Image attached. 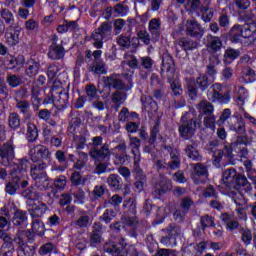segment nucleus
<instances>
[{
	"label": "nucleus",
	"instance_id": "obj_63",
	"mask_svg": "<svg viewBox=\"0 0 256 256\" xmlns=\"http://www.w3.org/2000/svg\"><path fill=\"white\" fill-rule=\"evenodd\" d=\"M201 2L199 0H188L186 3V11H197Z\"/></svg>",
	"mask_w": 256,
	"mask_h": 256
},
{
	"label": "nucleus",
	"instance_id": "obj_3",
	"mask_svg": "<svg viewBox=\"0 0 256 256\" xmlns=\"http://www.w3.org/2000/svg\"><path fill=\"white\" fill-rule=\"evenodd\" d=\"M106 253H112L113 256H139L137 248L134 245H131L127 249V243L122 239L119 244H106L104 247Z\"/></svg>",
	"mask_w": 256,
	"mask_h": 256
},
{
	"label": "nucleus",
	"instance_id": "obj_32",
	"mask_svg": "<svg viewBox=\"0 0 256 256\" xmlns=\"http://www.w3.org/2000/svg\"><path fill=\"white\" fill-rule=\"evenodd\" d=\"M206 6L200 7V13H202V19L205 21V23H209L211 19H213V10L209 8V1H205Z\"/></svg>",
	"mask_w": 256,
	"mask_h": 256
},
{
	"label": "nucleus",
	"instance_id": "obj_40",
	"mask_svg": "<svg viewBox=\"0 0 256 256\" xmlns=\"http://www.w3.org/2000/svg\"><path fill=\"white\" fill-rule=\"evenodd\" d=\"M38 136L39 134L37 132V126H35V124L33 123H28L26 133L28 141H35V139H37Z\"/></svg>",
	"mask_w": 256,
	"mask_h": 256
},
{
	"label": "nucleus",
	"instance_id": "obj_20",
	"mask_svg": "<svg viewBox=\"0 0 256 256\" xmlns=\"http://www.w3.org/2000/svg\"><path fill=\"white\" fill-rule=\"evenodd\" d=\"M47 168V164L45 163H40L38 165H33L30 170V175L34 181H39L41 177H45L47 173H45L43 170Z\"/></svg>",
	"mask_w": 256,
	"mask_h": 256
},
{
	"label": "nucleus",
	"instance_id": "obj_21",
	"mask_svg": "<svg viewBox=\"0 0 256 256\" xmlns=\"http://www.w3.org/2000/svg\"><path fill=\"white\" fill-rule=\"evenodd\" d=\"M103 241V237L101 236V226L95 223L93 226V231L90 235V245L91 247H97L99 243Z\"/></svg>",
	"mask_w": 256,
	"mask_h": 256
},
{
	"label": "nucleus",
	"instance_id": "obj_27",
	"mask_svg": "<svg viewBox=\"0 0 256 256\" xmlns=\"http://www.w3.org/2000/svg\"><path fill=\"white\" fill-rule=\"evenodd\" d=\"M104 83L107 87H114L115 89L123 88V82L117 74H113L112 76L104 78Z\"/></svg>",
	"mask_w": 256,
	"mask_h": 256
},
{
	"label": "nucleus",
	"instance_id": "obj_38",
	"mask_svg": "<svg viewBox=\"0 0 256 256\" xmlns=\"http://www.w3.org/2000/svg\"><path fill=\"white\" fill-rule=\"evenodd\" d=\"M8 125L10 129H19L21 127V119L16 113H11L8 117Z\"/></svg>",
	"mask_w": 256,
	"mask_h": 256
},
{
	"label": "nucleus",
	"instance_id": "obj_35",
	"mask_svg": "<svg viewBox=\"0 0 256 256\" xmlns=\"http://www.w3.org/2000/svg\"><path fill=\"white\" fill-rule=\"evenodd\" d=\"M243 165L247 171L249 179H251L256 186V171L253 169V162H251V160H245Z\"/></svg>",
	"mask_w": 256,
	"mask_h": 256
},
{
	"label": "nucleus",
	"instance_id": "obj_61",
	"mask_svg": "<svg viewBox=\"0 0 256 256\" xmlns=\"http://www.w3.org/2000/svg\"><path fill=\"white\" fill-rule=\"evenodd\" d=\"M80 157L82 158V160H78L75 164H74V169H78L81 170L83 169V167H85L86 163H87V153L82 152L80 153Z\"/></svg>",
	"mask_w": 256,
	"mask_h": 256
},
{
	"label": "nucleus",
	"instance_id": "obj_30",
	"mask_svg": "<svg viewBox=\"0 0 256 256\" xmlns=\"http://www.w3.org/2000/svg\"><path fill=\"white\" fill-rule=\"evenodd\" d=\"M14 225H22V227L27 226V214L21 210H16L12 220Z\"/></svg>",
	"mask_w": 256,
	"mask_h": 256
},
{
	"label": "nucleus",
	"instance_id": "obj_13",
	"mask_svg": "<svg viewBox=\"0 0 256 256\" xmlns=\"http://www.w3.org/2000/svg\"><path fill=\"white\" fill-rule=\"evenodd\" d=\"M21 35V27L15 26L7 29L5 34L6 43L11 47L19 43V36Z\"/></svg>",
	"mask_w": 256,
	"mask_h": 256
},
{
	"label": "nucleus",
	"instance_id": "obj_26",
	"mask_svg": "<svg viewBox=\"0 0 256 256\" xmlns=\"http://www.w3.org/2000/svg\"><path fill=\"white\" fill-rule=\"evenodd\" d=\"M171 189V180L167 178H162L161 181L156 184V189L154 191V195H163V193L169 191Z\"/></svg>",
	"mask_w": 256,
	"mask_h": 256
},
{
	"label": "nucleus",
	"instance_id": "obj_50",
	"mask_svg": "<svg viewBox=\"0 0 256 256\" xmlns=\"http://www.w3.org/2000/svg\"><path fill=\"white\" fill-rule=\"evenodd\" d=\"M91 216L89 214H82L76 221L77 227H88L91 223Z\"/></svg>",
	"mask_w": 256,
	"mask_h": 256
},
{
	"label": "nucleus",
	"instance_id": "obj_7",
	"mask_svg": "<svg viewBox=\"0 0 256 256\" xmlns=\"http://www.w3.org/2000/svg\"><path fill=\"white\" fill-rule=\"evenodd\" d=\"M221 91H223V86L219 83H216L212 87H210L207 92V97L209 101H212V103H229V101H231V96L229 95V92L222 94Z\"/></svg>",
	"mask_w": 256,
	"mask_h": 256
},
{
	"label": "nucleus",
	"instance_id": "obj_23",
	"mask_svg": "<svg viewBox=\"0 0 256 256\" xmlns=\"http://www.w3.org/2000/svg\"><path fill=\"white\" fill-rule=\"evenodd\" d=\"M4 244L2 245L1 248V254L2 256H12L13 255V238L8 236L7 234L3 238Z\"/></svg>",
	"mask_w": 256,
	"mask_h": 256
},
{
	"label": "nucleus",
	"instance_id": "obj_31",
	"mask_svg": "<svg viewBox=\"0 0 256 256\" xmlns=\"http://www.w3.org/2000/svg\"><path fill=\"white\" fill-rule=\"evenodd\" d=\"M230 37L235 43L241 41V37H243V27L239 24H235L230 31Z\"/></svg>",
	"mask_w": 256,
	"mask_h": 256
},
{
	"label": "nucleus",
	"instance_id": "obj_1",
	"mask_svg": "<svg viewBox=\"0 0 256 256\" xmlns=\"http://www.w3.org/2000/svg\"><path fill=\"white\" fill-rule=\"evenodd\" d=\"M27 160H17L15 167L11 172L12 179L6 184L5 191L8 195H15L19 187H21V178L25 175L28 168Z\"/></svg>",
	"mask_w": 256,
	"mask_h": 256
},
{
	"label": "nucleus",
	"instance_id": "obj_12",
	"mask_svg": "<svg viewBox=\"0 0 256 256\" xmlns=\"http://www.w3.org/2000/svg\"><path fill=\"white\" fill-rule=\"evenodd\" d=\"M127 145L125 143L119 144L115 148L112 149V155L115 157L116 165H124L125 161H127Z\"/></svg>",
	"mask_w": 256,
	"mask_h": 256
},
{
	"label": "nucleus",
	"instance_id": "obj_2",
	"mask_svg": "<svg viewBox=\"0 0 256 256\" xmlns=\"http://www.w3.org/2000/svg\"><path fill=\"white\" fill-rule=\"evenodd\" d=\"M162 71H166L168 77V83L174 93V95H181V83L179 82V76L175 73V62L173 57L166 54L162 58Z\"/></svg>",
	"mask_w": 256,
	"mask_h": 256
},
{
	"label": "nucleus",
	"instance_id": "obj_64",
	"mask_svg": "<svg viewBox=\"0 0 256 256\" xmlns=\"http://www.w3.org/2000/svg\"><path fill=\"white\" fill-rule=\"evenodd\" d=\"M86 95L88 99H97V88L93 85L86 86Z\"/></svg>",
	"mask_w": 256,
	"mask_h": 256
},
{
	"label": "nucleus",
	"instance_id": "obj_33",
	"mask_svg": "<svg viewBox=\"0 0 256 256\" xmlns=\"http://www.w3.org/2000/svg\"><path fill=\"white\" fill-rule=\"evenodd\" d=\"M242 78L246 83H253L254 81H256L255 70L249 67L244 68L242 71Z\"/></svg>",
	"mask_w": 256,
	"mask_h": 256
},
{
	"label": "nucleus",
	"instance_id": "obj_15",
	"mask_svg": "<svg viewBox=\"0 0 256 256\" xmlns=\"http://www.w3.org/2000/svg\"><path fill=\"white\" fill-rule=\"evenodd\" d=\"M111 151H109V145L104 144L101 149L94 147L90 151V157L96 159V161H103V159H109Z\"/></svg>",
	"mask_w": 256,
	"mask_h": 256
},
{
	"label": "nucleus",
	"instance_id": "obj_57",
	"mask_svg": "<svg viewBox=\"0 0 256 256\" xmlns=\"http://www.w3.org/2000/svg\"><path fill=\"white\" fill-rule=\"evenodd\" d=\"M125 99H127V96H125L123 94V92H115L113 95H112V102H114L117 106V109L118 107L121 105V103H123V101H125Z\"/></svg>",
	"mask_w": 256,
	"mask_h": 256
},
{
	"label": "nucleus",
	"instance_id": "obj_45",
	"mask_svg": "<svg viewBox=\"0 0 256 256\" xmlns=\"http://www.w3.org/2000/svg\"><path fill=\"white\" fill-rule=\"evenodd\" d=\"M178 45H180V47H183L185 51H191V49H195L196 47V44L189 38H181L178 41Z\"/></svg>",
	"mask_w": 256,
	"mask_h": 256
},
{
	"label": "nucleus",
	"instance_id": "obj_44",
	"mask_svg": "<svg viewBox=\"0 0 256 256\" xmlns=\"http://www.w3.org/2000/svg\"><path fill=\"white\" fill-rule=\"evenodd\" d=\"M170 152L171 162L169 163L170 169H178L180 165L179 157L170 147H165Z\"/></svg>",
	"mask_w": 256,
	"mask_h": 256
},
{
	"label": "nucleus",
	"instance_id": "obj_47",
	"mask_svg": "<svg viewBox=\"0 0 256 256\" xmlns=\"http://www.w3.org/2000/svg\"><path fill=\"white\" fill-rule=\"evenodd\" d=\"M108 185L113 187V189L121 188V178L118 175L112 174L108 177Z\"/></svg>",
	"mask_w": 256,
	"mask_h": 256
},
{
	"label": "nucleus",
	"instance_id": "obj_39",
	"mask_svg": "<svg viewBox=\"0 0 256 256\" xmlns=\"http://www.w3.org/2000/svg\"><path fill=\"white\" fill-rule=\"evenodd\" d=\"M28 63H29V66L26 69V75H28V77H35V75L39 73V69L41 65L38 62H35L33 60L29 61Z\"/></svg>",
	"mask_w": 256,
	"mask_h": 256
},
{
	"label": "nucleus",
	"instance_id": "obj_62",
	"mask_svg": "<svg viewBox=\"0 0 256 256\" xmlns=\"http://www.w3.org/2000/svg\"><path fill=\"white\" fill-rule=\"evenodd\" d=\"M2 18L5 20L8 25H11L14 21L15 18L13 17V13L7 9H3L1 12Z\"/></svg>",
	"mask_w": 256,
	"mask_h": 256
},
{
	"label": "nucleus",
	"instance_id": "obj_34",
	"mask_svg": "<svg viewBox=\"0 0 256 256\" xmlns=\"http://www.w3.org/2000/svg\"><path fill=\"white\" fill-rule=\"evenodd\" d=\"M185 151L187 157H189V159H192V161H201V155L199 154V151H197V148H195L194 145H188Z\"/></svg>",
	"mask_w": 256,
	"mask_h": 256
},
{
	"label": "nucleus",
	"instance_id": "obj_52",
	"mask_svg": "<svg viewBox=\"0 0 256 256\" xmlns=\"http://www.w3.org/2000/svg\"><path fill=\"white\" fill-rule=\"evenodd\" d=\"M124 57L128 67H131V69H137V67H139V61L137 60V57L131 54H125Z\"/></svg>",
	"mask_w": 256,
	"mask_h": 256
},
{
	"label": "nucleus",
	"instance_id": "obj_11",
	"mask_svg": "<svg viewBox=\"0 0 256 256\" xmlns=\"http://www.w3.org/2000/svg\"><path fill=\"white\" fill-rule=\"evenodd\" d=\"M0 157L3 160L4 165H11V161L15 159V148L11 143H5L0 147Z\"/></svg>",
	"mask_w": 256,
	"mask_h": 256
},
{
	"label": "nucleus",
	"instance_id": "obj_58",
	"mask_svg": "<svg viewBox=\"0 0 256 256\" xmlns=\"http://www.w3.org/2000/svg\"><path fill=\"white\" fill-rule=\"evenodd\" d=\"M230 131H235L238 135H243V133H245V123L242 121L236 122L234 125L230 126Z\"/></svg>",
	"mask_w": 256,
	"mask_h": 256
},
{
	"label": "nucleus",
	"instance_id": "obj_51",
	"mask_svg": "<svg viewBox=\"0 0 256 256\" xmlns=\"http://www.w3.org/2000/svg\"><path fill=\"white\" fill-rule=\"evenodd\" d=\"M91 71L97 75H105V73H107L104 62H95L91 67Z\"/></svg>",
	"mask_w": 256,
	"mask_h": 256
},
{
	"label": "nucleus",
	"instance_id": "obj_17",
	"mask_svg": "<svg viewBox=\"0 0 256 256\" xmlns=\"http://www.w3.org/2000/svg\"><path fill=\"white\" fill-rule=\"evenodd\" d=\"M130 147L134 155V165L136 168L139 167V161H141V152H139V147H141V140L137 137L130 138Z\"/></svg>",
	"mask_w": 256,
	"mask_h": 256
},
{
	"label": "nucleus",
	"instance_id": "obj_8",
	"mask_svg": "<svg viewBox=\"0 0 256 256\" xmlns=\"http://www.w3.org/2000/svg\"><path fill=\"white\" fill-rule=\"evenodd\" d=\"M187 85L189 97H191V99H195L197 97V87L201 91H206L209 87V78H207L205 74H201L196 80H188Z\"/></svg>",
	"mask_w": 256,
	"mask_h": 256
},
{
	"label": "nucleus",
	"instance_id": "obj_10",
	"mask_svg": "<svg viewBox=\"0 0 256 256\" xmlns=\"http://www.w3.org/2000/svg\"><path fill=\"white\" fill-rule=\"evenodd\" d=\"M186 35L190 37H196L201 39L205 35V30L201 27V24L197 20H187L186 21Z\"/></svg>",
	"mask_w": 256,
	"mask_h": 256
},
{
	"label": "nucleus",
	"instance_id": "obj_25",
	"mask_svg": "<svg viewBox=\"0 0 256 256\" xmlns=\"http://www.w3.org/2000/svg\"><path fill=\"white\" fill-rule=\"evenodd\" d=\"M48 57L54 60L63 59V57H65V48L60 45L51 46L48 52Z\"/></svg>",
	"mask_w": 256,
	"mask_h": 256
},
{
	"label": "nucleus",
	"instance_id": "obj_16",
	"mask_svg": "<svg viewBox=\"0 0 256 256\" xmlns=\"http://www.w3.org/2000/svg\"><path fill=\"white\" fill-rule=\"evenodd\" d=\"M49 155V149L43 145H37L30 150V158L34 162L39 161V159H47Z\"/></svg>",
	"mask_w": 256,
	"mask_h": 256
},
{
	"label": "nucleus",
	"instance_id": "obj_24",
	"mask_svg": "<svg viewBox=\"0 0 256 256\" xmlns=\"http://www.w3.org/2000/svg\"><path fill=\"white\" fill-rule=\"evenodd\" d=\"M16 243L18 245L19 255L32 256L35 253V249H33V248H31V246L27 245L25 243V241H23V239L17 238Z\"/></svg>",
	"mask_w": 256,
	"mask_h": 256
},
{
	"label": "nucleus",
	"instance_id": "obj_41",
	"mask_svg": "<svg viewBox=\"0 0 256 256\" xmlns=\"http://www.w3.org/2000/svg\"><path fill=\"white\" fill-rule=\"evenodd\" d=\"M198 109L200 113H204V115L213 114L214 108L213 104H210L208 101H202L198 104Z\"/></svg>",
	"mask_w": 256,
	"mask_h": 256
},
{
	"label": "nucleus",
	"instance_id": "obj_59",
	"mask_svg": "<svg viewBox=\"0 0 256 256\" xmlns=\"http://www.w3.org/2000/svg\"><path fill=\"white\" fill-rule=\"evenodd\" d=\"M115 13L120 17H125L129 13V7L123 4H117L114 8Z\"/></svg>",
	"mask_w": 256,
	"mask_h": 256
},
{
	"label": "nucleus",
	"instance_id": "obj_28",
	"mask_svg": "<svg viewBox=\"0 0 256 256\" xmlns=\"http://www.w3.org/2000/svg\"><path fill=\"white\" fill-rule=\"evenodd\" d=\"M142 103H143V107L145 109V111H147V113H150V115H153L154 113H157V102H155V100H153V98L151 97H142Z\"/></svg>",
	"mask_w": 256,
	"mask_h": 256
},
{
	"label": "nucleus",
	"instance_id": "obj_49",
	"mask_svg": "<svg viewBox=\"0 0 256 256\" xmlns=\"http://www.w3.org/2000/svg\"><path fill=\"white\" fill-rule=\"evenodd\" d=\"M50 131L49 130H44V137H45V141H49L50 140V145H52L53 147H61L62 141L61 138L57 137V136H52L51 138H49Z\"/></svg>",
	"mask_w": 256,
	"mask_h": 256
},
{
	"label": "nucleus",
	"instance_id": "obj_55",
	"mask_svg": "<svg viewBox=\"0 0 256 256\" xmlns=\"http://www.w3.org/2000/svg\"><path fill=\"white\" fill-rule=\"evenodd\" d=\"M50 184L51 183L49 182V180L47 178V174H45V176L40 177L36 181V187H38L40 189V191H44L45 189H48Z\"/></svg>",
	"mask_w": 256,
	"mask_h": 256
},
{
	"label": "nucleus",
	"instance_id": "obj_5",
	"mask_svg": "<svg viewBox=\"0 0 256 256\" xmlns=\"http://www.w3.org/2000/svg\"><path fill=\"white\" fill-rule=\"evenodd\" d=\"M28 204L30 205L29 213L33 219H39L47 213V204L41 201V194L37 192H31Z\"/></svg>",
	"mask_w": 256,
	"mask_h": 256
},
{
	"label": "nucleus",
	"instance_id": "obj_22",
	"mask_svg": "<svg viewBox=\"0 0 256 256\" xmlns=\"http://www.w3.org/2000/svg\"><path fill=\"white\" fill-rule=\"evenodd\" d=\"M149 31H150L153 39H155V41H157L159 39V37H161V21H159V19H157V18H153L149 22Z\"/></svg>",
	"mask_w": 256,
	"mask_h": 256
},
{
	"label": "nucleus",
	"instance_id": "obj_6",
	"mask_svg": "<svg viewBox=\"0 0 256 256\" xmlns=\"http://www.w3.org/2000/svg\"><path fill=\"white\" fill-rule=\"evenodd\" d=\"M222 181L228 189H233L235 183L242 185V187L247 185V177L241 174L237 175V170H235V168L225 170L222 175Z\"/></svg>",
	"mask_w": 256,
	"mask_h": 256
},
{
	"label": "nucleus",
	"instance_id": "obj_37",
	"mask_svg": "<svg viewBox=\"0 0 256 256\" xmlns=\"http://www.w3.org/2000/svg\"><path fill=\"white\" fill-rule=\"evenodd\" d=\"M169 231H170L171 236L170 237H162L160 240L162 245H166V247H171V245H172L171 239H175L176 235H179V232H177V231H179V228L170 226Z\"/></svg>",
	"mask_w": 256,
	"mask_h": 256
},
{
	"label": "nucleus",
	"instance_id": "obj_43",
	"mask_svg": "<svg viewBox=\"0 0 256 256\" xmlns=\"http://www.w3.org/2000/svg\"><path fill=\"white\" fill-rule=\"evenodd\" d=\"M70 181L73 185L78 187V185H85L87 178L82 177L79 172H74V173H72V175L70 177Z\"/></svg>",
	"mask_w": 256,
	"mask_h": 256
},
{
	"label": "nucleus",
	"instance_id": "obj_53",
	"mask_svg": "<svg viewBox=\"0 0 256 256\" xmlns=\"http://www.w3.org/2000/svg\"><path fill=\"white\" fill-rule=\"evenodd\" d=\"M55 103H58L60 107H64V105L67 104V101H69V95L65 92H60L56 96H54Z\"/></svg>",
	"mask_w": 256,
	"mask_h": 256
},
{
	"label": "nucleus",
	"instance_id": "obj_29",
	"mask_svg": "<svg viewBox=\"0 0 256 256\" xmlns=\"http://www.w3.org/2000/svg\"><path fill=\"white\" fill-rule=\"evenodd\" d=\"M207 167L201 163L194 165V175L192 177L194 183H200L201 181L197 177H207Z\"/></svg>",
	"mask_w": 256,
	"mask_h": 256
},
{
	"label": "nucleus",
	"instance_id": "obj_9",
	"mask_svg": "<svg viewBox=\"0 0 256 256\" xmlns=\"http://www.w3.org/2000/svg\"><path fill=\"white\" fill-rule=\"evenodd\" d=\"M111 35V23L103 22L101 26L92 33L93 45L96 49H103V39Z\"/></svg>",
	"mask_w": 256,
	"mask_h": 256
},
{
	"label": "nucleus",
	"instance_id": "obj_60",
	"mask_svg": "<svg viewBox=\"0 0 256 256\" xmlns=\"http://www.w3.org/2000/svg\"><path fill=\"white\" fill-rule=\"evenodd\" d=\"M201 225L203 229H207V227H215V221L211 216H203L201 218Z\"/></svg>",
	"mask_w": 256,
	"mask_h": 256
},
{
	"label": "nucleus",
	"instance_id": "obj_48",
	"mask_svg": "<svg viewBox=\"0 0 256 256\" xmlns=\"http://www.w3.org/2000/svg\"><path fill=\"white\" fill-rule=\"evenodd\" d=\"M6 81L8 85L12 88L19 87L23 81L21 80V77L17 75L10 74L7 76Z\"/></svg>",
	"mask_w": 256,
	"mask_h": 256
},
{
	"label": "nucleus",
	"instance_id": "obj_18",
	"mask_svg": "<svg viewBox=\"0 0 256 256\" xmlns=\"http://www.w3.org/2000/svg\"><path fill=\"white\" fill-rule=\"evenodd\" d=\"M223 157H229L230 159H232L233 157V151H231V149L229 147H224L223 151L221 150H216L213 154V165H215V167H219L220 163H221V159H223Z\"/></svg>",
	"mask_w": 256,
	"mask_h": 256
},
{
	"label": "nucleus",
	"instance_id": "obj_54",
	"mask_svg": "<svg viewBox=\"0 0 256 256\" xmlns=\"http://www.w3.org/2000/svg\"><path fill=\"white\" fill-rule=\"evenodd\" d=\"M169 213H171V206L160 207L157 213V219H160L158 223H163V219H165Z\"/></svg>",
	"mask_w": 256,
	"mask_h": 256
},
{
	"label": "nucleus",
	"instance_id": "obj_36",
	"mask_svg": "<svg viewBox=\"0 0 256 256\" xmlns=\"http://www.w3.org/2000/svg\"><path fill=\"white\" fill-rule=\"evenodd\" d=\"M221 47H223V42L217 36H211L210 42L207 44V48L209 51H220Z\"/></svg>",
	"mask_w": 256,
	"mask_h": 256
},
{
	"label": "nucleus",
	"instance_id": "obj_42",
	"mask_svg": "<svg viewBox=\"0 0 256 256\" xmlns=\"http://www.w3.org/2000/svg\"><path fill=\"white\" fill-rule=\"evenodd\" d=\"M32 232L34 235H43L45 233V224L40 220H34L32 222Z\"/></svg>",
	"mask_w": 256,
	"mask_h": 256
},
{
	"label": "nucleus",
	"instance_id": "obj_56",
	"mask_svg": "<svg viewBox=\"0 0 256 256\" xmlns=\"http://www.w3.org/2000/svg\"><path fill=\"white\" fill-rule=\"evenodd\" d=\"M53 251H55V245L46 243L40 247L39 255H49V253H53Z\"/></svg>",
	"mask_w": 256,
	"mask_h": 256
},
{
	"label": "nucleus",
	"instance_id": "obj_46",
	"mask_svg": "<svg viewBox=\"0 0 256 256\" xmlns=\"http://www.w3.org/2000/svg\"><path fill=\"white\" fill-rule=\"evenodd\" d=\"M234 145L236 146L235 152L238 154V157H240L241 159H247V156L249 155L247 146H245L241 143H236Z\"/></svg>",
	"mask_w": 256,
	"mask_h": 256
},
{
	"label": "nucleus",
	"instance_id": "obj_4",
	"mask_svg": "<svg viewBox=\"0 0 256 256\" xmlns=\"http://www.w3.org/2000/svg\"><path fill=\"white\" fill-rule=\"evenodd\" d=\"M123 207L133 215L122 218L123 227L126 231H132V237H135V228L137 227V218H135V214L137 213V203H135V200L129 199L128 201H124Z\"/></svg>",
	"mask_w": 256,
	"mask_h": 256
},
{
	"label": "nucleus",
	"instance_id": "obj_14",
	"mask_svg": "<svg viewBox=\"0 0 256 256\" xmlns=\"http://www.w3.org/2000/svg\"><path fill=\"white\" fill-rule=\"evenodd\" d=\"M196 129L197 122L195 120H190L179 127V133L183 139H187L188 137H193V135H195Z\"/></svg>",
	"mask_w": 256,
	"mask_h": 256
},
{
	"label": "nucleus",
	"instance_id": "obj_19",
	"mask_svg": "<svg viewBox=\"0 0 256 256\" xmlns=\"http://www.w3.org/2000/svg\"><path fill=\"white\" fill-rule=\"evenodd\" d=\"M242 37L244 39H251V41H255L256 39V23H246L242 27Z\"/></svg>",
	"mask_w": 256,
	"mask_h": 256
}]
</instances>
